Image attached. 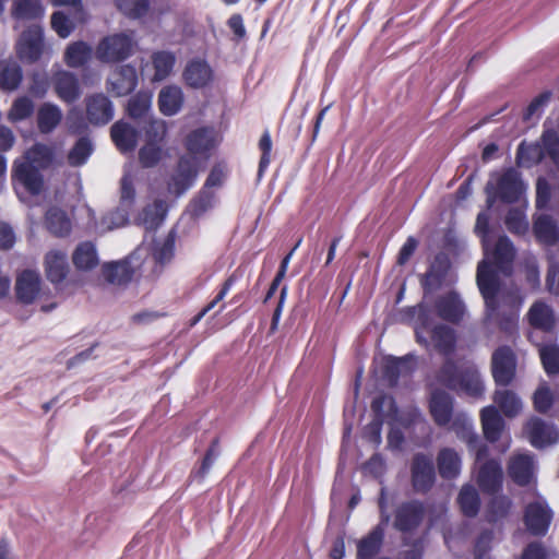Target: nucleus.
Wrapping results in <instances>:
<instances>
[{
    "instance_id": "nucleus-1",
    "label": "nucleus",
    "mask_w": 559,
    "mask_h": 559,
    "mask_svg": "<svg viewBox=\"0 0 559 559\" xmlns=\"http://www.w3.org/2000/svg\"><path fill=\"white\" fill-rule=\"evenodd\" d=\"M492 261L483 260L477 266L476 281L484 298L487 317L491 318L498 310V295L501 288L497 271L506 272L511 269L515 249L507 236H500L491 252Z\"/></svg>"
},
{
    "instance_id": "nucleus-2",
    "label": "nucleus",
    "mask_w": 559,
    "mask_h": 559,
    "mask_svg": "<svg viewBox=\"0 0 559 559\" xmlns=\"http://www.w3.org/2000/svg\"><path fill=\"white\" fill-rule=\"evenodd\" d=\"M557 128L546 129L542 135L543 147L538 144L525 145L521 143L516 151V163L520 166L530 167L542 162L546 154L559 169V118Z\"/></svg>"
},
{
    "instance_id": "nucleus-3",
    "label": "nucleus",
    "mask_w": 559,
    "mask_h": 559,
    "mask_svg": "<svg viewBox=\"0 0 559 559\" xmlns=\"http://www.w3.org/2000/svg\"><path fill=\"white\" fill-rule=\"evenodd\" d=\"M133 32H121L103 37L96 48L95 57L102 63H120L129 59L135 50Z\"/></svg>"
},
{
    "instance_id": "nucleus-4",
    "label": "nucleus",
    "mask_w": 559,
    "mask_h": 559,
    "mask_svg": "<svg viewBox=\"0 0 559 559\" xmlns=\"http://www.w3.org/2000/svg\"><path fill=\"white\" fill-rule=\"evenodd\" d=\"M371 411L373 418L365 426L362 437L378 448L382 441L381 432L384 419H396L397 404L392 395L380 394L372 400Z\"/></svg>"
},
{
    "instance_id": "nucleus-5",
    "label": "nucleus",
    "mask_w": 559,
    "mask_h": 559,
    "mask_svg": "<svg viewBox=\"0 0 559 559\" xmlns=\"http://www.w3.org/2000/svg\"><path fill=\"white\" fill-rule=\"evenodd\" d=\"M12 186L16 193L22 188L31 195H39L45 188V179L41 170L28 162L16 159L11 171Z\"/></svg>"
},
{
    "instance_id": "nucleus-6",
    "label": "nucleus",
    "mask_w": 559,
    "mask_h": 559,
    "mask_svg": "<svg viewBox=\"0 0 559 559\" xmlns=\"http://www.w3.org/2000/svg\"><path fill=\"white\" fill-rule=\"evenodd\" d=\"M437 480L436 466L430 454L415 453L411 461V484L417 493L429 492Z\"/></svg>"
},
{
    "instance_id": "nucleus-7",
    "label": "nucleus",
    "mask_w": 559,
    "mask_h": 559,
    "mask_svg": "<svg viewBox=\"0 0 559 559\" xmlns=\"http://www.w3.org/2000/svg\"><path fill=\"white\" fill-rule=\"evenodd\" d=\"M45 50L44 29L40 25L33 24L20 35L15 52L17 58L27 64L36 63Z\"/></svg>"
},
{
    "instance_id": "nucleus-8",
    "label": "nucleus",
    "mask_w": 559,
    "mask_h": 559,
    "mask_svg": "<svg viewBox=\"0 0 559 559\" xmlns=\"http://www.w3.org/2000/svg\"><path fill=\"white\" fill-rule=\"evenodd\" d=\"M525 191V185L521 174L513 167L507 168L497 179L492 195L488 197V206L492 205L493 199L503 203L512 204L520 200Z\"/></svg>"
},
{
    "instance_id": "nucleus-9",
    "label": "nucleus",
    "mask_w": 559,
    "mask_h": 559,
    "mask_svg": "<svg viewBox=\"0 0 559 559\" xmlns=\"http://www.w3.org/2000/svg\"><path fill=\"white\" fill-rule=\"evenodd\" d=\"M198 174L199 168L195 157L188 154L181 155L167 181L168 191L180 197L193 186Z\"/></svg>"
},
{
    "instance_id": "nucleus-10",
    "label": "nucleus",
    "mask_w": 559,
    "mask_h": 559,
    "mask_svg": "<svg viewBox=\"0 0 559 559\" xmlns=\"http://www.w3.org/2000/svg\"><path fill=\"white\" fill-rule=\"evenodd\" d=\"M516 355L508 345L496 348L491 355V373L497 385L508 386L515 378Z\"/></svg>"
},
{
    "instance_id": "nucleus-11",
    "label": "nucleus",
    "mask_w": 559,
    "mask_h": 559,
    "mask_svg": "<svg viewBox=\"0 0 559 559\" xmlns=\"http://www.w3.org/2000/svg\"><path fill=\"white\" fill-rule=\"evenodd\" d=\"M426 508L420 500H409L399 504L394 511L393 526L401 533H412L423 523Z\"/></svg>"
},
{
    "instance_id": "nucleus-12",
    "label": "nucleus",
    "mask_w": 559,
    "mask_h": 559,
    "mask_svg": "<svg viewBox=\"0 0 559 559\" xmlns=\"http://www.w3.org/2000/svg\"><path fill=\"white\" fill-rule=\"evenodd\" d=\"M554 513L545 501H533L524 509L523 522L533 536H545L549 530Z\"/></svg>"
},
{
    "instance_id": "nucleus-13",
    "label": "nucleus",
    "mask_w": 559,
    "mask_h": 559,
    "mask_svg": "<svg viewBox=\"0 0 559 559\" xmlns=\"http://www.w3.org/2000/svg\"><path fill=\"white\" fill-rule=\"evenodd\" d=\"M530 443L536 449H545L559 441V431L552 424H548L539 417H531L523 428Z\"/></svg>"
},
{
    "instance_id": "nucleus-14",
    "label": "nucleus",
    "mask_w": 559,
    "mask_h": 559,
    "mask_svg": "<svg viewBox=\"0 0 559 559\" xmlns=\"http://www.w3.org/2000/svg\"><path fill=\"white\" fill-rule=\"evenodd\" d=\"M85 116L90 124L104 127L115 115L112 102L103 93H94L85 97Z\"/></svg>"
},
{
    "instance_id": "nucleus-15",
    "label": "nucleus",
    "mask_w": 559,
    "mask_h": 559,
    "mask_svg": "<svg viewBox=\"0 0 559 559\" xmlns=\"http://www.w3.org/2000/svg\"><path fill=\"white\" fill-rule=\"evenodd\" d=\"M136 86L138 73L132 64L117 67L107 80V91L116 97L131 94Z\"/></svg>"
},
{
    "instance_id": "nucleus-16",
    "label": "nucleus",
    "mask_w": 559,
    "mask_h": 559,
    "mask_svg": "<svg viewBox=\"0 0 559 559\" xmlns=\"http://www.w3.org/2000/svg\"><path fill=\"white\" fill-rule=\"evenodd\" d=\"M51 84L57 97L66 104L75 103L82 95L79 78L73 72L55 71L51 75Z\"/></svg>"
},
{
    "instance_id": "nucleus-17",
    "label": "nucleus",
    "mask_w": 559,
    "mask_h": 559,
    "mask_svg": "<svg viewBox=\"0 0 559 559\" xmlns=\"http://www.w3.org/2000/svg\"><path fill=\"white\" fill-rule=\"evenodd\" d=\"M453 406L454 401L449 393L442 390H436L431 393L429 413L437 426L445 427L450 424L451 419L454 417Z\"/></svg>"
},
{
    "instance_id": "nucleus-18",
    "label": "nucleus",
    "mask_w": 559,
    "mask_h": 559,
    "mask_svg": "<svg viewBox=\"0 0 559 559\" xmlns=\"http://www.w3.org/2000/svg\"><path fill=\"white\" fill-rule=\"evenodd\" d=\"M502 477L501 464L499 461L490 459L479 466L477 484L483 492L493 495L501 489Z\"/></svg>"
},
{
    "instance_id": "nucleus-19",
    "label": "nucleus",
    "mask_w": 559,
    "mask_h": 559,
    "mask_svg": "<svg viewBox=\"0 0 559 559\" xmlns=\"http://www.w3.org/2000/svg\"><path fill=\"white\" fill-rule=\"evenodd\" d=\"M182 79L191 88H203L212 82L213 70L205 60L195 58L186 64Z\"/></svg>"
},
{
    "instance_id": "nucleus-20",
    "label": "nucleus",
    "mask_w": 559,
    "mask_h": 559,
    "mask_svg": "<svg viewBox=\"0 0 559 559\" xmlns=\"http://www.w3.org/2000/svg\"><path fill=\"white\" fill-rule=\"evenodd\" d=\"M110 138L117 150L126 154L135 150L139 131L129 122L118 120L110 127Z\"/></svg>"
},
{
    "instance_id": "nucleus-21",
    "label": "nucleus",
    "mask_w": 559,
    "mask_h": 559,
    "mask_svg": "<svg viewBox=\"0 0 559 559\" xmlns=\"http://www.w3.org/2000/svg\"><path fill=\"white\" fill-rule=\"evenodd\" d=\"M438 316L448 322L459 323L464 316V304L455 292L440 296L435 301Z\"/></svg>"
},
{
    "instance_id": "nucleus-22",
    "label": "nucleus",
    "mask_w": 559,
    "mask_h": 559,
    "mask_svg": "<svg viewBox=\"0 0 559 559\" xmlns=\"http://www.w3.org/2000/svg\"><path fill=\"white\" fill-rule=\"evenodd\" d=\"M40 276L33 270H24L15 282V295L20 302L31 305L40 290Z\"/></svg>"
},
{
    "instance_id": "nucleus-23",
    "label": "nucleus",
    "mask_w": 559,
    "mask_h": 559,
    "mask_svg": "<svg viewBox=\"0 0 559 559\" xmlns=\"http://www.w3.org/2000/svg\"><path fill=\"white\" fill-rule=\"evenodd\" d=\"M216 145L215 135L212 129L201 127L192 130L185 140V147L189 155H206Z\"/></svg>"
},
{
    "instance_id": "nucleus-24",
    "label": "nucleus",
    "mask_w": 559,
    "mask_h": 559,
    "mask_svg": "<svg viewBox=\"0 0 559 559\" xmlns=\"http://www.w3.org/2000/svg\"><path fill=\"white\" fill-rule=\"evenodd\" d=\"M510 478L519 486H527L534 476V461L530 454L513 455L508 464Z\"/></svg>"
},
{
    "instance_id": "nucleus-25",
    "label": "nucleus",
    "mask_w": 559,
    "mask_h": 559,
    "mask_svg": "<svg viewBox=\"0 0 559 559\" xmlns=\"http://www.w3.org/2000/svg\"><path fill=\"white\" fill-rule=\"evenodd\" d=\"M533 234L540 245L551 247L559 241V226L552 216L540 214L534 218Z\"/></svg>"
},
{
    "instance_id": "nucleus-26",
    "label": "nucleus",
    "mask_w": 559,
    "mask_h": 559,
    "mask_svg": "<svg viewBox=\"0 0 559 559\" xmlns=\"http://www.w3.org/2000/svg\"><path fill=\"white\" fill-rule=\"evenodd\" d=\"M45 273L52 284L62 283L69 273L67 253L61 250H50L45 255Z\"/></svg>"
},
{
    "instance_id": "nucleus-27",
    "label": "nucleus",
    "mask_w": 559,
    "mask_h": 559,
    "mask_svg": "<svg viewBox=\"0 0 559 559\" xmlns=\"http://www.w3.org/2000/svg\"><path fill=\"white\" fill-rule=\"evenodd\" d=\"M437 468L442 479H455L461 473L462 460L453 448H442L436 459Z\"/></svg>"
},
{
    "instance_id": "nucleus-28",
    "label": "nucleus",
    "mask_w": 559,
    "mask_h": 559,
    "mask_svg": "<svg viewBox=\"0 0 559 559\" xmlns=\"http://www.w3.org/2000/svg\"><path fill=\"white\" fill-rule=\"evenodd\" d=\"M484 437L487 441L497 442L504 430L506 423L495 406H486L480 412Z\"/></svg>"
},
{
    "instance_id": "nucleus-29",
    "label": "nucleus",
    "mask_w": 559,
    "mask_h": 559,
    "mask_svg": "<svg viewBox=\"0 0 559 559\" xmlns=\"http://www.w3.org/2000/svg\"><path fill=\"white\" fill-rule=\"evenodd\" d=\"M185 103V96L181 87L177 85H166L158 93V109L167 117L177 115Z\"/></svg>"
},
{
    "instance_id": "nucleus-30",
    "label": "nucleus",
    "mask_w": 559,
    "mask_h": 559,
    "mask_svg": "<svg viewBox=\"0 0 559 559\" xmlns=\"http://www.w3.org/2000/svg\"><path fill=\"white\" fill-rule=\"evenodd\" d=\"M527 320L532 328L543 332H551L556 326L554 310L544 301H535L528 312Z\"/></svg>"
},
{
    "instance_id": "nucleus-31",
    "label": "nucleus",
    "mask_w": 559,
    "mask_h": 559,
    "mask_svg": "<svg viewBox=\"0 0 559 559\" xmlns=\"http://www.w3.org/2000/svg\"><path fill=\"white\" fill-rule=\"evenodd\" d=\"M408 360L404 357L388 356L383 358L381 365V379L389 388L397 385L402 376L411 374Z\"/></svg>"
},
{
    "instance_id": "nucleus-32",
    "label": "nucleus",
    "mask_w": 559,
    "mask_h": 559,
    "mask_svg": "<svg viewBox=\"0 0 559 559\" xmlns=\"http://www.w3.org/2000/svg\"><path fill=\"white\" fill-rule=\"evenodd\" d=\"M450 429L456 437L465 442L469 449H475L479 442V436L475 432L473 420L465 413H457L450 421Z\"/></svg>"
},
{
    "instance_id": "nucleus-33",
    "label": "nucleus",
    "mask_w": 559,
    "mask_h": 559,
    "mask_svg": "<svg viewBox=\"0 0 559 559\" xmlns=\"http://www.w3.org/2000/svg\"><path fill=\"white\" fill-rule=\"evenodd\" d=\"M92 57V46L84 40H76L67 46L63 61L69 68L79 69L87 64Z\"/></svg>"
},
{
    "instance_id": "nucleus-34",
    "label": "nucleus",
    "mask_w": 559,
    "mask_h": 559,
    "mask_svg": "<svg viewBox=\"0 0 559 559\" xmlns=\"http://www.w3.org/2000/svg\"><path fill=\"white\" fill-rule=\"evenodd\" d=\"M384 539V528L381 524L374 526L357 543V558L371 559L379 554Z\"/></svg>"
},
{
    "instance_id": "nucleus-35",
    "label": "nucleus",
    "mask_w": 559,
    "mask_h": 559,
    "mask_svg": "<svg viewBox=\"0 0 559 559\" xmlns=\"http://www.w3.org/2000/svg\"><path fill=\"white\" fill-rule=\"evenodd\" d=\"M61 109L52 103H44L37 110L36 122L41 134L51 133L62 120Z\"/></svg>"
},
{
    "instance_id": "nucleus-36",
    "label": "nucleus",
    "mask_w": 559,
    "mask_h": 559,
    "mask_svg": "<svg viewBox=\"0 0 559 559\" xmlns=\"http://www.w3.org/2000/svg\"><path fill=\"white\" fill-rule=\"evenodd\" d=\"M105 280L114 285H126L131 282L134 270L127 260L106 263L102 267Z\"/></svg>"
},
{
    "instance_id": "nucleus-37",
    "label": "nucleus",
    "mask_w": 559,
    "mask_h": 559,
    "mask_svg": "<svg viewBox=\"0 0 559 559\" xmlns=\"http://www.w3.org/2000/svg\"><path fill=\"white\" fill-rule=\"evenodd\" d=\"M72 262L79 271H91L98 265V255L92 241L80 242L72 253Z\"/></svg>"
},
{
    "instance_id": "nucleus-38",
    "label": "nucleus",
    "mask_w": 559,
    "mask_h": 559,
    "mask_svg": "<svg viewBox=\"0 0 559 559\" xmlns=\"http://www.w3.org/2000/svg\"><path fill=\"white\" fill-rule=\"evenodd\" d=\"M430 337L436 350L443 355L449 356L455 349V334L453 329L444 324H438L430 331Z\"/></svg>"
},
{
    "instance_id": "nucleus-39",
    "label": "nucleus",
    "mask_w": 559,
    "mask_h": 559,
    "mask_svg": "<svg viewBox=\"0 0 559 559\" xmlns=\"http://www.w3.org/2000/svg\"><path fill=\"white\" fill-rule=\"evenodd\" d=\"M154 69L153 81L159 82L167 79L176 64V55L169 50H157L151 55Z\"/></svg>"
},
{
    "instance_id": "nucleus-40",
    "label": "nucleus",
    "mask_w": 559,
    "mask_h": 559,
    "mask_svg": "<svg viewBox=\"0 0 559 559\" xmlns=\"http://www.w3.org/2000/svg\"><path fill=\"white\" fill-rule=\"evenodd\" d=\"M168 206L164 200L157 199L152 204L146 205L142 213L141 219L147 230L157 229L167 215Z\"/></svg>"
},
{
    "instance_id": "nucleus-41",
    "label": "nucleus",
    "mask_w": 559,
    "mask_h": 559,
    "mask_svg": "<svg viewBox=\"0 0 559 559\" xmlns=\"http://www.w3.org/2000/svg\"><path fill=\"white\" fill-rule=\"evenodd\" d=\"M23 79L22 68L16 62L0 61V90L15 91Z\"/></svg>"
},
{
    "instance_id": "nucleus-42",
    "label": "nucleus",
    "mask_w": 559,
    "mask_h": 559,
    "mask_svg": "<svg viewBox=\"0 0 559 559\" xmlns=\"http://www.w3.org/2000/svg\"><path fill=\"white\" fill-rule=\"evenodd\" d=\"M459 382L457 390L463 391L469 396L479 397L484 393V383L478 370L474 367L462 369Z\"/></svg>"
},
{
    "instance_id": "nucleus-43",
    "label": "nucleus",
    "mask_w": 559,
    "mask_h": 559,
    "mask_svg": "<svg viewBox=\"0 0 559 559\" xmlns=\"http://www.w3.org/2000/svg\"><path fill=\"white\" fill-rule=\"evenodd\" d=\"M21 160L28 162L31 165L37 166L40 170H45L49 168L53 162V152L46 144L35 143L24 153Z\"/></svg>"
},
{
    "instance_id": "nucleus-44",
    "label": "nucleus",
    "mask_w": 559,
    "mask_h": 559,
    "mask_svg": "<svg viewBox=\"0 0 559 559\" xmlns=\"http://www.w3.org/2000/svg\"><path fill=\"white\" fill-rule=\"evenodd\" d=\"M12 16L16 20H37L44 16V7L40 0H14Z\"/></svg>"
},
{
    "instance_id": "nucleus-45",
    "label": "nucleus",
    "mask_w": 559,
    "mask_h": 559,
    "mask_svg": "<svg viewBox=\"0 0 559 559\" xmlns=\"http://www.w3.org/2000/svg\"><path fill=\"white\" fill-rule=\"evenodd\" d=\"M457 503L465 516H476L480 508V498L477 490L472 485L463 486L457 496Z\"/></svg>"
},
{
    "instance_id": "nucleus-46",
    "label": "nucleus",
    "mask_w": 559,
    "mask_h": 559,
    "mask_svg": "<svg viewBox=\"0 0 559 559\" xmlns=\"http://www.w3.org/2000/svg\"><path fill=\"white\" fill-rule=\"evenodd\" d=\"M46 226L51 234L59 237L67 236L71 231V222L69 217L64 211L57 207H52L47 211Z\"/></svg>"
},
{
    "instance_id": "nucleus-47",
    "label": "nucleus",
    "mask_w": 559,
    "mask_h": 559,
    "mask_svg": "<svg viewBox=\"0 0 559 559\" xmlns=\"http://www.w3.org/2000/svg\"><path fill=\"white\" fill-rule=\"evenodd\" d=\"M240 277L241 274L238 273L237 271L233 272L229 276H227V278L221 284L215 297L203 307L206 313L213 310L216 306H218V309L216 310L214 316L222 313L226 309L227 304L224 302V299L231 289V287L240 280Z\"/></svg>"
},
{
    "instance_id": "nucleus-48",
    "label": "nucleus",
    "mask_w": 559,
    "mask_h": 559,
    "mask_svg": "<svg viewBox=\"0 0 559 559\" xmlns=\"http://www.w3.org/2000/svg\"><path fill=\"white\" fill-rule=\"evenodd\" d=\"M493 401L507 417H515L521 412V400L510 390L496 391Z\"/></svg>"
},
{
    "instance_id": "nucleus-49",
    "label": "nucleus",
    "mask_w": 559,
    "mask_h": 559,
    "mask_svg": "<svg viewBox=\"0 0 559 559\" xmlns=\"http://www.w3.org/2000/svg\"><path fill=\"white\" fill-rule=\"evenodd\" d=\"M93 153V144L87 136H81L68 153V163L72 167L84 165Z\"/></svg>"
},
{
    "instance_id": "nucleus-50",
    "label": "nucleus",
    "mask_w": 559,
    "mask_h": 559,
    "mask_svg": "<svg viewBox=\"0 0 559 559\" xmlns=\"http://www.w3.org/2000/svg\"><path fill=\"white\" fill-rule=\"evenodd\" d=\"M34 111V102L27 96H20L12 103L8 112V120L12 123L23 121L31 118Z\"/></svg>"
},
{
    "instance_id": "nucleus-51",
    "label": "nucleus",
    "mask_w": 559,
    "mask_h": 559,
    "mask_svg": "<svg viewBox=\"0 0 559 559\" xmlns=\"http://www.w3.org/2000/svg\"><path fill=\"white\" fill-rule=\"evenodd\" d=\"M152 97L147 93L139 92L133 95L127 105V114L132 119L143 118L151 108Z\"/></svg>"
},
{
    "instance_id": "nucleus-52",
    "label": "nucleus",
    "mask_w": 559,
    "mask_h": 559,
    "mask_svg": "<svg viewBox=\"0 0 559 559\" xmlns=\"http://www.w3.org/2000/svg\"><path fill=\"white\" fill-rule=\"evenodd\" d=\"M539 357L545 372L548 376L559 373V346L558 345H543L539 348Z\"/></svg>"
},
{
    "instance_id": "nucleus-53",
    "label": "nucleus",
    "mask_w": 559,
    "mask_h": 559,
    "mask_svg": "<svg viewBox=\"0 0 559 559\" xmlns=\"http://www.w3.org/2000/svg\"><path fill=\"white\" fill-rule=\"evenodd\" d=\"M462 374L452 359H447L438 371V381L450 390H457V383Z\"/></svg>"
},
{
    "instance_id": "nucleus-54",
    "label": "nucleus",
    "mask_w": 559,
    "mask_h": 559,
    "mask_svg": "<svg viewBox=\"0 0 559 559\" xmlns=\"http://www.w3.org/2000/svg\"><path fill=\"white\" fill-rule=\"evenodd\" d=\"M116 5L129 19H141L145 16L150 10L148 0H115Z\"/></svg>"
},
{
    "instance_id": "nucleus-55",
    "label": "nucleus",
    "mask_w": 559,
    "mask_h": 559,
    "mask_svg": "<svg viewBox=\"0 0 559 559\" xmlns=\"http://www.w3.org/2000/svg\"><path fill=\"white\" fill-rule=\"evenodd\" d=\"M511 509V500L506 496L495 497L490 500L487 507L486 519L489 523L506 518Z\"/></svg>"
},
{
    "instance_id": "nucleus-56",
    "label": "nucleus",
    "mask_w": 559,
    "mask_h": 559,
    "mask_svg": "<svg viewBox=\"0 0 559 559\" xmlns=\"http://www.w3.org/2000/svg\"><path fill=\"white\" fill-rule=\"evenodd\" d=\"M219 443H221L219 437H216L211 441L210 447L206 450V452L201 461L200 466L195 471L192 472V474H191L192 476H194L195 478H198L200 480L204 479V477L210 472L215 459L219 454Z\"/></svg>"
},
{
    "instance_id": "nucleus-57",
    "label": "nucleus",
    "mask_w": 559,
    "mask_h": 559,
    "mask_svg": "<svg viewBox=\"0 0 559 559\" xmlns=\"http://www.w3.org/2000/svg\"><path fill=\"white\" fill-rule=\"evenodd\" d=\"M164 156L162 145L146 143L139 150V162L144 168L155 167Z\"/></svg>"
},
{
    "instance_id": "nucleus-58",
    "label": "nucleus",
    "mask_w": 559,
    "mask_h": 559,
    "mask_svg": "<svg viewBox=\"0 0 559 559\" xmlns=\"http://www.w3.org/2000/svg\"><path fill=\"white\" fill-rule=\"evenodd\" d=\"M504 224L507 229L513 235H525L528 230V223L525 214L519 209H510L506 215Z\"/></svg>"
},
{
    "instance_id": "nucleus-59",
    "label": "nucleus",
    "mask_w": 559,
    "mask_h": 559,
    "mask_svg": "<svg viewBox=\"0 0 559 559\" xmlns=\"http://www.w3.org/2000/svg\"><path fill=\"white\" fill-rule=\"evenodd\" d=\"M167 133V123L160 119H153L145 127V142L163 146Z\"/></svg>"
},
{
    "instance_id": "nucleus-60",
    "label": "nucleus",
    "mask_w": 559,
    "mask_h": 559,
    "mask_svg": "<svg viewBox=\"0 0 559 559\" xmlns=\"http://www.w3.org/2000/svg\"><path fill=\"white\" fill-rule=\"evenodd\" d=\"M215 193L205 185L191 201V209L194 215L199 216L213 206Z\"/></svg>"
},
{
    "instance_id": "nucleus-61",
    "label": "nucleus",
    "mask_w": 559,
    "mask_h": 559,
    "mask_svg": "<svg viewBox=\"0 0 559 559\" xmlns=\"http://www.w3.org/2000/svg\"><path fill=\"white\" fill-rule=\"evenodd\" d=\"M50 25L60 38H68L75 28V24L62 11L52 13Z\"/></svg>"
},
{
    "instance_id": "nucleus-62",
    "label": "nucleus",
    "mask_w": 559,
    "mask_h": 559,
    "mask_svg": "<svg viewBox=\"0 0 559 559\" xmlns=\"http://www.w3.org/2000/svg\"><path fill=\"white\" fill-rule=\"evenodd\" d=\"M175 234L170 231L162 245L156 246L153 250L154 260L164 265L171 261L175 255Z\"/></svg>"
},
{
    "instance_id": "nucleus-63",
    "label": "nucleus",
    "mask_w": 559,
    "mask_h": 559,
    "mask_svg": "<svg viewBox=\"0 0 559 559\" xmlns=\"http://www.w3.org/2000/svg\"><path fill=\"white\" fill-rule=\"evenodd\" d=\"M534 409L547 414L554 405V394L547 385H540L533 395Z\"/></svg>"
},
{
    "instance_id": "nucleus-64",
    "label": "nucleus",
    "mask_w": 559,
    "mask_h": 559,
    "mask_svg": "<svg viewBox=\"0 0 559 559\" xmlns=\"http://www.w3.org/2000/svg\"><path fill=\"white\" fill-rule=\"evenodd\" d=\"M228 168L225 162L215 163L204 182L206 188H221L224 185V181L227 177Z\"/></svg>"
}]
</instances>
